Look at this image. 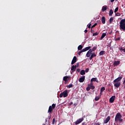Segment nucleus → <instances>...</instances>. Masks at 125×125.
<instances>
[{"label": "nucleus", "instance_id": "obj_50", "mask_svg": "<svg viewBox=\"0 0 125 125\" xmlns=\"http://www.w3.org/2000/svg\"><path fill=\"white\" fill-rule=\"evenodd\" d=\"M79 63H77V65H76L77 67H79Z\"/></svg>", "mask_w": 125, "mask_h": 125}, {"label": "nucleus", "instance_id": "obj_48", "mask_svg": "<svg viewBox=\"0 0 125 125\" xmlns=\"http://www.w3.org/2000/svg\"><path fill=\"white\" fill-rule=\"evenodd\" d=\"M48 120H50V119H51V116H48Z\"/></svg>", "mask_w": 125, "mask_h": 125}, {"label": "nucleus", "instance_id": "obj_58", "mask_svg": "<svg viewBox=\"0 0 125 125\" xmlns=\"http://www.w3.org/2000/svg\"><path fill=\"white\" fill-rule=\"evenodd\" d=\"M42 125H45V124H43Z\"/></svg>", "mask_w": 125, "mask_h": 125}, {"label": "nucleus", "instance_id": "obj_37", "mask_svg": "<svg viewBox=\"0 0 125 125\" xmlns=\"http://www.w3.org/2000/svg\"><path fill=\"white\" fill-rule=\"evenodd\" d=\"M86 90L87 91H89V90H90V87L89 86H88L87 88H86Z\"/></svg>", "mask_w": 125, "mask_h": 125}, {"label": "nucleus", "instance_id": "obj_34", "mask_svg": "<svg viewBox=\"0 0 125 125\" xmlns=\"http://www.w3.org/2000/svg\"><path fill=\"white\" fill-rule=\"evenodd\" d=\"M118 10H119V7H116L114 10V13H116V12H118Z\"/></svg>", "mask_w": 125, "mask_h": 125}, {"label": "nucleus", "instance_id": "obj_41", "mask_svg": "<svg viewBox=\"0 0 125 125\" xmlns=\"http://www.w3.org/2000/svg\"><path fill=\"white\" fill-rule=\"evenodd\" d=\"M89 71V68H86L85 70V72L86 73H88V72Z\"/></svg>", "mask_w": 125, "mask_h": 125}, {"label": "nucleus", "instance_id": "obj_52", "mask_svg": "<svg viewBox=\"0 0 125 125\" xmlns=\"http://www.w3.org/2000/svg\"><path fill=\"white\" fill-rule=\"evenodd\" d=\"M45 123H47V119H45Z\"/></svg>", "mask_w": 125, "mask_h": 125}, {"label": "nucleus", "instance_id": "obj_6", "mask_svg": "<svg viewBox=\"0 0 125 125\" xmlns=\"http://www.w3.org/2000/svg\"><path fill=\"white\" fill-rule=\"evenodd\" d=\"M83 121V118H80L77 120V121L75 122V125H79V124H81L82 122Z\"/></svg>", "mask_w": 125, "mask_h": 125}, {"label": "nucleus", "instance_id": "obj_15", "mask_svg": "<svg viewBox=\"0 0 125 125\" xmlns=\"http://www.w3.org/2000/svg\"><path fill=\"white\" fill-rule=\"evenodd\" d=\"M88 86H89L91 89H92V90L95 88V86H93V84H92V83H91L90 84H88Z\"/></svg>", "mask_w": 125, "mask_h": 125}, {"label": "nucleus", "instance_id": "obj_33", "mask_svg": "<svg viewBox=\"0 0 125 125\" xmlns=\"http://www.w3.org/2000/svg\"><path fill=\"white\" fill-rule=\"evenodd\" d=\"M113 21H114V18H111L109 19V22L111 23H112L113 22Z\"/></svg>", "mask_w": 125, "mask_h": 125}, {"label": "nucleus", "instance_id": "obj_22", "mask_svg": "<svg viewBox=\"0 0 125 125\" xmlns=\"http://www.w3.org/2000/svg\"><path fill=\"white\" fill-rule=\"evenodd\" d=\"M106 33H103L102 34V36H101V38H100V40H103V39H104V37H106Z\"/></svg>", "mask_w": 125, "mask_h": 125}, {"label": "nucleus", "instance_id": "obj_57", "mask_svg": "<svg viewBox=\"0 0 125 125\" xmlns=\"http://www.w3.org/2000/svg\"><path fill=\"white\" fill-rule=\"evenodd\" d=\"M66 83H67V82H65V84H66Z\"/></svg>", "mask_w": 125, "mask_h": 125}, {"label": "nucleus", "instance_id": "obj_9", "mask_svg": "<svg viewBox=\"0 0 125 125\" xmlns=\"http://www.w3.org/2000/svg\"><path fill=\"white\" fill-rule=\"evenodd\" d=\"M92 54V51L91 50H89L86 54V57H90V55Z\"/></svg>", "mask_w": 125, "mask_h": 125}, {"label": "nucleus", "instance_id": "obj_35", "mask_svg": "<svg viewBox=\"0 0 125 125\" xmlns=\"http://www.w3.org/2000/svg\"><path fill=\"white\" fill-rule=\"evenodd\" d=\"M83 52H83V50L82 49L81 51H80L79 52V53H78L79 55L80 56H81V54L83 53Z\"/></svg>", "mask_w": 125, "mask_h": 125}, {"label": "nucleus", "instance_id": "obj_30", "mask_svg": "<svg viewBox=\"0 0 125 125\" xmlns=\"http://www.w3.org/2000/svg\"><path fill=\"white\" fill-rule=\"evenodd\" d=\"M99 33L98 32H95V33H93L92 34L93 37H95L96 36H98Z\"/></svg>", "mask_w": 125, "mask_h": 125}, {"label": "nucleus", "instance_id": "obj_56", "mask_svg": "<svg viewBox=\"0 0 125 125\" xmlns=\"http://www.w3.org/2000/svg\"><path fill=\"white\" fill-rule=\"evenodd\" d=\"M124 84H125V85H124V88H125V83Z\"/></svg>", "mask_w": 125, "mask_h": 125}, {"label": "nucleus", "instance_id": "obj_39", "mask_svg": "<svg viewBox=\"0 0 125 125\" xmlns=\"http://www.w3.org/2000/svg\"><path fill=\"white\" fill-rule=\"evenodd\" d=\"M116 16H121V14L120 13H117L115 14Z\"/></svg>", "mask_w": 125, "mask_h": 125}, {"label": "nucleus", "instance_id": "obj_51", "mask_svg": "<svg viewBox=\"0 0 125 125\" xmlns=\"http://www.w3.org/2000/svg\"><path fill=\"white\" fill-rule=\"evenodd\" d=\"M120 50H123V51H124V49H123V48H121L120 49Z\"/></svg>", "mask_w": 125, "mask_h": 125}, {"label": "nucleus", "instance_id": "obj_26", "mask_svg": "<svg viewBox=\"0 0 125 125\" xmlns=\"http://www.w3.org/2000/svg\"><path fill=\"white\" fill-rule=\"evenodd\" d=\"M104 54H105V51H101L99 53V55L100 56L104 55Z\"/></svg>", "mask_w": 125, "mask_h": 125}, {"label": "nucleus", "instance_id": "obj_18", "mask_svg": "<svg viewBox=\"0 0 125 125\" xmlns=\"http://www.w3.org/2000/svg\"><path fill=\"white\" fill-rule=\"evenodd\" d=\"M92 82H96V83H98V80L97 79V78H93L91 80V83H92Z\"/></svg>", "mask_w": 125, "mask_h": 125}, {"label": "nucleus", "instance_id": "obj_46", "mask_svg": "<svg viewBox=\"0 0 125 125\" xmlns=\"http://www.w3.org/2000/svg\"><path fill=\"white\" fill-rule=\"evenodd\" d=\"M87 32H88L87 30L85 29V30H84V33H85V34H86V33H87Z\"/></svg>", "mask_w": 125, "mask_h": 125}, {"label": "nucleus", "instance_id": "obj_23", "mask_svg": "<svg viewBox=\"0 0 125 125\" xmlns=\"http://www.w3.org/2000/svg\"><path fill=\"white\" fill-rule=\"evenodd\" d=\"M80 75H81L82 76L85 75V71H84V70H82L80 72Z\"/></svg>", "mask_w": 125, "mask_h": 125}, {"label": "nucleus", "instance_id": "obj_24", "mask_svg": "<svg viewBox=\"0 0 125 125\" xmlns=\"http://www.w3.org/2000/svg\"><path fill=\"white\" fill-rule=\"evenodd\" d=\"M113 13H114L113 10H112V9L110 10L109 12V16H112Z\"/></svg>", "mask_w": 125, "mask_h": 125}, {"label": "nucleus", "instance_id": "obj_16", "mask_svg": "<svg viewBox=\"0 0 125 125\" xmlns=\"http://www.w3.org/2000/svg\"><path fill=\"white\" fill-rule=\"evenodd\" d=\"M90 48H91V46H88L83 49V50L84 52H85V51H87V50H89Z\"/></svg>", "mask_w": 125, "mask_h": 125}, {"label": "nucleus", "instance_id": "obj_21", "mask_svg": "<svg viewBox=\"0 0 125 125\" xmlns=\"http://www.w3.org/2000/svg\"><path fill=\"white\" fill-rule=\"evenodd\" d=\"M102 22L103 24H105L106 23V19L105 17H103L102 18Z\"/></svg>", "mask_w": 125, "mask_h": 125}, {"label": "nucleus", "instance_id": "obj_5", "mask_svg": "<svg viewBox=\"0 0 125 125\" xmlns=\"http://www.w3.org/2000/svg\"><path fill=\"white\" fill-rule=\"evenodd\" d=\"M122 79H123V76H121L117 78L115 80H114L113 81V83H120V81H121Z\"/></svg>", "mask_w": 125, "mask_h": 125}, {"label": "nucleus", "instance_id": "obj_43", "mask_svg": "<svg viewBox=\"0 0 125 125\" xmlns=\"http://www.w3.org/2000/svg\"><path fill=\"white\" fill-rule=\"evenodd\" d=\"M80 71H81V69L80 68H78L77 69V72H78V73H80Z\"/></svg>", "mask_w": 125, "mask_h": 125}, {"label": "nucleus", "instance_id": "obj_47", "mask_svg": "<svg viewBox=\"0 0 125 125\" xmlns=\"http://www.w3.org/2000/svg\"><path fill=\"white\" fill-rule=\"evenodd\" d=\"M69 105H70V106H71V105H73V102L70 103Z\"/></svg>", "mask_w": 125, "mask_h": 125}, {"label": "nucleus", "instance_id": "obj_28", "mask_svg": "<svg viewBox=\"0 0 125 125\" xmlns=\"http://www.w3.org/2000/svg\"><path fill=\"white\" fill-rule=\"evenodd\" d=\"M66 87H67V88H71V87H73V84H69V85H67Z\"/></svg>", "mask_w": 125, "mask_h": 125}, {"label": "nucleus", "instance_id": "obj_53", "mask_svg": "<svg viewBox=\"0 0 125 125\" xmlns=\"http://www.w3.org/2000/svg\"><path fill=\"white\" fill-rule=\"evenodd\" d=\"M83 125H84L85 124V123L83 122Z\"/></svg>", "mask_w": 125, "mask_h": 125}, {"label": "nucleus", "instance_id": "obj_36", "mask_svg": "<svg viewBox=\"0 0 125 125\" xmlns=\"http://www.w3.org/2000/svg\"><path fill=\"white\" fill-rule=\"evenodd\" d=\"M96 26H97V23H94V24H93V25L91 26V29H92V28H94V27H95Z\"/></svg>", "mask_w": 125, "mask_h": 125}, {"label": "nucleus", "instance_id": "obj_31", "mask_svg": "<svg viewBox=\"0 0 125 125\" xmlns=\"http://www.w3.org/2000/svg\"><path fill=\"white\" fill-rule=\"evenodd\" d=\"M104 90H105V87H102L101 88L100 91L101 92H103V91H104Z\"/></svg>", "mask_w": 125, "mask_h": 125}, {"label": "nucleus", "instance_id": "obj_1", "mask_svg": "<svg viewBox=\"0 0 125 125\" xmlns=\"http://www.w3.org/2000/svg\"><path fill=\"white\" fill-rule=\"evenodd\" d=\"M119 29L120 31L125 32V18L121 20Z\"/></svg>", "mask_w": 125, "mask_h": 125}, {"label": "nucleus", "instance_id": "obj_20", "mask_svg": "<svg viewBox=\"0 0 125 125\" xmlns=\"http://www.w3.org/2000/svg\"><path fill=\"white\" fill-rule=\"evenodd\" d=\"M93 57H96V54H95L94 53H92L91 55V56L89 58V60H91Z\"/></svg>", "mask_w": 125, "mask_h": 125}, {"label": "nucleus", "instance_id": "obj_19", "mask_svg": "<svg viewBox=\"0 0 125 125\" xmlns=\"http://www.w3.org/2000/svg\"><path fill=\"white\" fill-rule=\"evenodd\" d=\"M106 10H107V6L104 5L103 6L102 9V11H103V12H104V11H106Z\"/></svg>", "mask_w": 125, "mask_h": 125}, {"label": "nucleus", "instance_id": "obj_55", "mask_svg": "<svg viewBox=\"0 0 125 125\" xmlns=\"http://www.w3.org/2000/svg\"><path fill=\"white\" fill-rule=\"evenodd\" d=\"M102 95V92H100V95Z\"/></svg>", "mask_w": 125, "mask_h": 125}, {"label": "nucleus", "instance_id": "obj_42", "mask_svg": "<svg viewBox=\"0 0 125 125\" xmlns=\"http://www.w3.org/2000/svg\"><path fill=\"white\" fill-rule=\"evenodd\" d=\"M91 27V23H89L88 25V29H90Z\"/></svg>", "mask_w": 125, "mask_h": 125}, {"label": "nucleus", "instance_id": "obj_10", "mask_svg": "<svg viewBox=\"0 0 125 125\" xmlns=\"http://www.w3.org/2000/svg\"><path fill=\"white\" fill-rule=\"evenodd\" d=\"M116 98L115 96H112L110 99H109V102L110 103H113L114 101H115V99Z\"/></svg>", "mask_w": 125, "mask_h": 125}, {"label": "nucleus", "instance_id": "obj_13", "mask_svg": "<svg viewBox=\"0 0 125 125\" xmlns=\"http://www.w3.org/2000/svg\"><path fill=\"white\" fill-rule=\"evenodd\" d=\"M70 79V76H64L63 78V81L65 82V83H68V80Z\"/></svg>", "mask_w": 125, "mask_h": 125}, {"label": "nucleus", "instance_id": "obj_54", "mask_svg": "<svg viewBox=\"0 0 125 125\" xmlns=\"http://www.w3.org/2000/svg\"><path fill=\"white\" fill-rule=\"evenodd\" d=\"M124 52H125V48L123 49Z\"/></svg>", "mask_w": 125, "mask_h": 125}, {"label": "nucleus", "instance_id": "obj_32", "mask_svg": "<svg viewBox=\"0 0 125 125\" xmlns=\"http://www.w3.org/2000/svg\"><path fill=\"white\" fill-rule=\"evenodd\" d=\"M56 123H57V121L55 120V118H54L53 119L52 125H54V124H56Z\"/></svg>", "mask_w": 125, "mask_h": 125}, {"label": "nucleus", "instance_id": "obj_40", "mask_svg": "<svg viewBox=\"0 0 125 125\" xmlns=\"http://www.w3.org/2000/svg\"><path fill=\"white\" fill-rule=\"evenodd\" d=\"M115 41H121V37H118V38H116L115 39Z\"/></svg>", "mask_w": 125, "mask_h": 125}, {"label": "nucleus", "instance_id": "obj_17", "mask_svg": "<svg viewBox=\"0 0 125 125\" xmlns=\"http://www.w3.org/2000/svg\"><path fill=\"white\" fill-rule=\"evenodd\" d=\"M77 69V65H72V67H71V71H72L73 72H75V71H76V69Z\"/></svg>", "mask_w": 125, "mask_h": 125}, {"label": "nucleus", "instance_id": "obj_14", "mask_svg": "<svg viewBox=\"0 0 125 125\" xmlns=\"http://www.w3.org/2000/svg\"><path fill=\"white\" fill-rule=\"evenodd\" d=\"M111 119V117L110 116H108L105 120L104 122V124H108V122Z\"/></svg>", "mask_w": 125, "mask_h": 125}, {"label": "nucleus", "instance_id": "obj_38", "mask_svg": "<svg viewBox=\"0 0 125 125\" xmlns=\"http://www.w3.org/2000/svg\"><path fill=\"white\" fill-rule=\"evenodd\" d=\"M123 119L120 118L119 120H118V122H119V123H123Z\"/></svg>", "mask_w": 125, "mask_h": 125}, {"label": "nucleus", "instance_id": "obj_7", "mask_svg": "<svg viewBox=\"0 0 125 125\" xmlns=\"http://www.w3.org/2000/svg\"><path fill=\"white\" fill-rule=\"evenodd\" d=\"M114 83H115L114 84V85L117 88H119V87H120V86H121V82H116Z\"/></svg>", "mask_w": 125, "mask_h": 125}, {"label": "nucleus", "instance_id": "obj_45", "mask_svg": "<svg viewBox=\"0 0 125 125\" xmlns=\"http://www.w3.org/2000/svg\"><path fill=\"white\" fill-rule=\"evenodd\" d=\"M91 33H94V30L91 29Z\"/></svg>", "mask_w": 125, "mask_h": 125}, {"label": "nucleus", "instance_id": "obj_29", "mask_svg": "<svg viewBox=\"0 0 125 125\" xmlns=\"http://www.w3.org/2000/svg\"><path fill=\"white\" fill-rule=\"evenodd\" d=\"M100 99V96H96L95 98V101H98Z\"/></svg>", "mask_w": 125, "mask_h": 125}, {"label": "nucleus", "instance_id": "obj_8", "mask_svg": "<svg viewBox=\"0 0 125 125\" xmlns=\"http://www.w3.org/2000/svg\"><path fill=\"white\" fill-rule=\"evenodd\" d=\"M84 80H85V76H82L79 79V82L80 83H83V82H84Z\"/></svg>", "mask_w": 125, "mask_h": 125}, {"label": "nucleus", "instance_id": "obj_2", "mask_svg": "<svg viewBox=\"0 0 125 125\" xmlns=\"http://www.w3.org/2000/svg\"><path fill=\"white\" fill-rule=\"evenodd\" d=\"M56 107V104H52V106L50 105L48 110V113H49V114H50V113H52V112L53 111V109H55Z\"/></svg>", "mask_w": 125, "mask_h": 125}, {"label": "nucleus", "instance_id": "obj_49", "mask_svg": "<svg viewBox=\"0 0 125 125\" xmlns=\"http://www.w3.org/2000/svg\"><path fill=\"white\" fill-rule=\"evenodd\" d=\"M111 2H114L115 1V0H110Z\"/></svg>", "mask_w": 125, "mask_h": 125}, {"label": "nucleus", "instance_id": "obj_44", "mask_svg": "<svg viewBox=\"0 0 125 125\" xmlns=\"http://www.w3.org/2000/svg\"><path fill=\"white\" fill-rule=\"evenodd\" d=\"M94 125H100V124L99 123H95Z\"/></svg>", "mask_w": 125, "mask_h": 125}, {"label": "nucleus", "instance_id": "obj_27", "mask_svg": "<svg viewBox=\"0 0 125 125\" xmlns=\"http://www.w3.org/2000/svg\"><path fill=\"white\" fill-rule=\"evenodd\" d=\"M78 50H82V49H83V46L82 45H80L78 47Z\"/></svg>", "mask_w": 125, "mask_h": 125}, {"label": "nucleus", "instance_id": "obj_3", "mask_svg": "<svg viewBox=\"0 0 125 125\" xmlns=\"http://www.w3.org/2000/svg\"><path fill=\"white\" fill-rule=\"evenodd\" d=\"M68 96V90H65L62 93L60 94V98H62V97H67Z\"/></svg>", "mask_w": 125, "mask_h": 125}, {"label": "nucleus", "instance_id": "obj_59", "mask_svg": "<svg viewBox=\"0 0 125 125\" xmlns=\"http://www.w3.org/2000/svg\"><path fill=\"white\" fill-rule=\"evenodd\" d=\"M116 1L118 0H116Z\"/></svg>", "mask_w": 125, "mask_h": 125}, {"label": "nucleus", "instance_id": "obj_12", "mask_svg": "<svg viewBox=\"0 0 125 125\" xmlns=\"http://www.w3.org/2000/svg\"><path fill=\"white\" fill-rule=\"evenodd\" d=\"M120 63H121V62H120V61H114L113 63V66H114V67H116L118 65H120Z\"/></svg>", "mask_w": 125, "mask_h": 125}, {"label": "nucleus", "instance_id": "obj_11", "mask_svg": "<svg viewBox=\"0 0 125 125\" xmlns=\"http://www.w3.org/2000/svg\"><path fill=\"white\" fill-rule=\"evenodd\" d=\"M76 62H77V57L74 56L73 58L72 62H71V65H74V64H75V63H76Z\"/></svg>", "mask_w": 125, "mask_h": 125}, {"label": "nucleus", "instance_id": "obj_4", "mask_svg": "<svg viewBox=\"0 0 125 125\" xmlns=\"http://www.w3.org/2000/svg\"><path fill=\"white\" fill-rule=\"evenodd\" d=\"M120 119H122V115H121V113H117L115 118V122L117 123V122H119V120Z\"/></svg>", "mask_w": 125, "mask_h": 125}, {"label": "nucleus", "instance_id": "obj_25", "mask_svg": "<svg viewBox=\"0 0 125 125\" xmlns=\"http://www.w3.org/2000/svg\"><path fill=\"white\" fill-rule=\"evenodd\" d=\"M97 48V47L94 46L93 47L92 49H90L89 50H91V51L92 52L93 51H95L96 50Z\"/></svg>", "mask_w": 125, "mask_h": 125}]
</instances>
